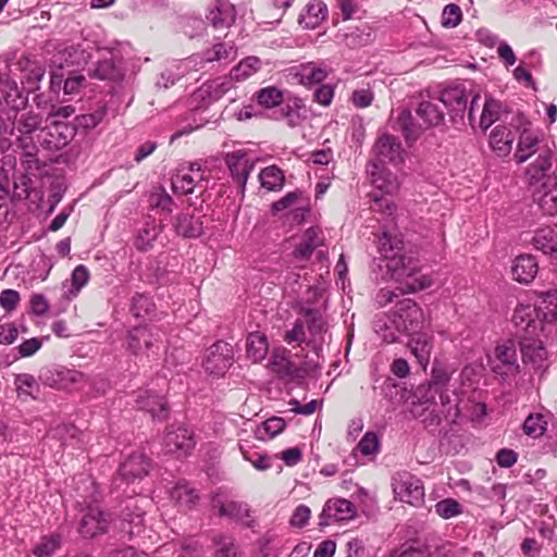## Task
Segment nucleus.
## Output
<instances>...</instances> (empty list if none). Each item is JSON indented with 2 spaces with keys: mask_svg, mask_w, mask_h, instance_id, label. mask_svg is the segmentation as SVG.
<instances>
[{
  "mask_svg": "<svg viewBox=\"0 0 557 557\" xmlns=\"http://www.w3.org/2000/svg\"><path fill=\"white\" fill-rule=\"evenodd\" d=\"M539 144V137L529 132H523L518 143V149L515 154L517 162L527 161L535 151Z\"/></svg>",
  "mask_w": 557,
  "mask_h": 557,
  "instance_id": "obj_43",
  "label": "nucleus"
},
{
  "mask_svg": "<svg viewBox=\"0 0 557 557\" xmlns=\"http://www.w3.org/2000/svg\"><path fill=\"white\" fill-rule=\"evenodd\" d=\"M373 329L387 344L396 343L403 334V332L396 330L394 326V315L377 317L373 322Z\"/></svg>",
  "mask_w": 557,
  "mask_h": 557,
  "instance_id": "obj_40",
  "label": "nucleus"
},
{
  "mask_svg": "<svg viewBox=\"0 0 557 557\" xmlns=\"http://www.w3.org/2000/svg\"><path fill=\"white\" fill-rule=\"evenodd\" d=\"M214 557H237V547L232 536L216 535L213 537Z\"/></svg>",
  "mask_w": 557,
  "mask_h": 557,
  "instance_id": "obj_51",
  "label": "nucleus"
},
{
  "mask_svg": "<svg viewBox=\"0 0 557 557\" xmlns=\"http://www.w3.org/2000/svg\"><path fill=\"white\" fill-rule=\"evenodd\" d=\"M417 114L426 126H437L442 124L445 117L440 99L421 101Z\"/></svg>",
  "mask_w": 557,
  "mask_h": 557,
  "instance_id": "obj_30",
  "label": "nucleus"
},
{
  "mask_svg": "<svg viewBox=\"0 0 557 557\" xmlns=\"http://www.w3.org/2000/svg\"><path fill=\"white\" fill-rule=\"evenodd\" d=\"M461 10L457 4H447L442 13V24L445 27H456L461 22Z\"/></svg>",
  "mask_w": 557,
  "mask_h": 557,
  "instance_id": "obj_60",
  "label": "nucleus"
},
{
  "mask_svg": "<svg viewBox=\"0 0 557 557\" xmlns=\"http://www.w3.org/2000/svg\"><path fill=\"white\" fill-rule=\"evenodd\" d=\"M225 163L231 172L233 180L245 190L246 183L250 172L255 168V160L244 150L228 152L225 157Z\"/></svg>",
  "mask_w": 557,
  "mask_h": 557,
  "instance_id": "obj_13",
  "label": "nucleus"
},
{
  "mask_svg": "<svg viewBox=\"0 0 557 557\" xmlns=\"http://www.w3.org/2000/svg\"><path fill=\"white\" fill-rule=\"evenodd\" d=\"M552 168V152L545 150L539 154L535 161H533L527 170V174L530 177L531 184H537L541 181H546L550 175H547V171ZM554 175L552 176V178Z\"/></svg>",
  "mask_w": 557,
  "mask_h": 557,
  "instance_id": "obj_32",
  "label": "nucleus"
},
{
  "mask_svg": "<svg viewBox=\"0 0 557 557\" xmlns=\"http://www.w3.org/2000/svg\"><path fill=\"white\" fill-rule=\"evenodd\" d=\"M435 513L443 519H450L461 513V505L454 498H445L434 506Z\"/></svg>",
  "mask_w": 557,
  "mask_h": 557,
  "instance_id": "obj_57",
  "label": "nucleus"
},
{
  "mask_svg": "<svg viewBox=\"0 0 557 557\" xmlns=\"http://www.w3.org/2000/svg\"><path fill=\"white\" fill-rule=\"evenodd\" d=\"M242 454L245 460L249 461L257 470H267L271 467L269 457L257 451H248L243 448Z\"/></svg>",
  "mask_w": 557,
  "mask_h": 557,
  "instance_id": "obj_63",
  "label": "nucleus"
},
{
  "mask_svg": "<svg viewBox=\"0 0 557 557\" xmlns=\"http://www.w3.org/2000/svg\"><path fill=\"white\" fill-rule=\"evenodd\" d=\"M479 99L480 96L474 95L468 108V92L466 87L462 85H454L442 91L440 102L448 109L451 120H462L466 111H468L469 122L472 123L474 109Z\"/></svg>",
  "mask_w": 557,
  "mask_h": 557,
  "instance_id": "obj_4",
  "label": "nucleus"
},
{
  "mask_svg": "<svg viewBox=\"0 0 557 557\" xmlns=\"http://www.w3.org/2000/svg\"><path fill=\"white\" fill-rule=\"evenodd\" d=\"M532 245L544 253H557V238L552 227H542L535 231Z\"/></svg>",
  "mask_w": 557,
  "mask_h": 557,
  "instance_id": "obj_39",
  "label": "nucleus"
},
{
  "mask_svg": "<svg viewBox=\"0 0 557 557\" xmlns=\"http://www.w3.org/2000/svg\"><path fill=\"white\" fill-rule=\"evenodd\" d=\"M355 515L356 509L351 502L344 498L329 500L324 505L320 515V525H327V519H333L335 521L351 520Z\"/></svg>",
  "mask_w": 557,
  "mask_h": 557,
  "instance_id": "obj_22",
  "label": "nucleus"
},
{
  "mask_svg": "<svg viewBox=\"0 0 557 557\" xmlns=\"http://www.w3.org/2000/svg\"><path fill=\"white\" fill-rule=\"evenodd\" d=\"M404 250V240L399 234L384 231L379 238V251L386 260H391Z\"/></svg>",
  "mask_w": 557,
  "mask_h": 557,
  "instance_id": "obj_33",
  "label": "nucleus"
},
{
  "mask_svg": "<svg viewBox=\"0 0 557 557\" xmlns=\"http://www.w3.org/2000/svg\"><path fill=\"white\" fill-rule=\"evenodd\" d=\"M203 180V173L198 163H191L188 169H180L172 178V189L175 194H191Z\"/></svg>",
  "mask_w": 557,
  "mask_h": 557,
  "instance_id": "obj_19",
  "label": "nucleus"
},
{
  "mask_svg": "<svg viewBox=\"0 0 557 557\" xmlns=\"http://www.w3.org/2000/svg\"><path fill=\"white\" fill-rule=\"evenodd\" d=\"M75 135L76 128L74 125L63 121H52L40 129L37 139L44 149L58 151L66 147Z\"/></svg>",
  "mask_w": 557,
  "mask_h": 557,
  "instance_id": "obj_5",
  "label": "nucleus"
},
{
  "mask_svg": "<svg viewBox=\"0 0 557 557\" xmlns=\"http://www.w3.org/2000/svg\"><path fill=\"white\" fill-rule=\"evenodd\" d=\"M10 65L4 62L0 65V103H4L9 109H21L25 107L27 99L22 96L17 84L13 81L9 72H12Z\"/></svg>",
  "mask_w": 557,
  "mask_h": 557,
  "instance_id": "obj_12",
  "label": "nucleus"
},
{
  "mask_svg": "<svg viewBox=\"0 0 557 557\" xmlns=\"http://www.w3.org/2000/svg\"><path fill=\"white\" fill-rule=\"evenodd\" d=\"M305 326L307 325L312 336L325 331V322L318 310L307 309L305 311Z\"/></svg>",
  "mask_w": 557,
  "mask_h": 557,
  "instance_id": "obj_58",
  "label": "nucleus"
},
{
  "mask_svg": "<svg viewBox=\"0 0 557 557\" xmlns=\"http://www.w3.org/2000/svg\"><path fill=\"white\" fill-rule=\"evenodd\" d=\"M13 111V115L11 112H7V120L0 115V136L3 135H14L16 137L21 136H33V134L41 129L42 115L33 110L18 112L20 109H10Z\"/></svg>",
  "mask_w": 557,
  "mask_h": 557,
  "instance_id": "obj_3",
  "label": "nucleus"
},
{
  "mask_svg": "<svg viewBox=\"0 0 557 557\" xmlns=\"http://www.w3.org/2000/svg\"><path fill=\"white\" fill-rule=\"evenodd\" d=\"M269 350L268 338L260 332L249 333L246 339V354L253 362H260Z\"/></svg>",
  "mask_w": 557,
  "mask_h": 557,
  "instance_id": "obj_34",
  "label": "nucleus"
},
{
  "mask_svg": "<svg viewBox=\"0 0 557 557\" xmlns=\"http://www.w3.org/2000/svg\"><path fill=\"white\" fill-rule=\"evenodd\" d=\"M537 311L532 306H519L516 308L512 321L517 327L524 330L530 335H533L539 327Z\"/></svg>",
  "mask_w": 557,
  "mask_h": 557,
  "instance_id": "obj_31",
  "label": "nucleus"
},
{
  "mask_svg": "<svg viewBox=\"0 0 557 557\" xmlns=\"http://www.w3.org/2000/svg\"><path fill=\"white\" fill-rule=\"evenodd\" d=\"M322 245L323 238L321 236V232L318 228L310 227L304 233L301 240L296 246L293 255L296 259L308 260L314 249Z\"/></svg>",
  "mask_w": 557,
  "mask_h": 557,
  "instance_id": "obj_28",
  "label": "nucleus"
},
{
  "mask_svg": "<svg viewBox=\"0 0 557 557\" xmlns=\"http://www.w3.org/2000/svg\"><path fill=\"white\" fill-rule=\"evenodd\" d=\"M311 517V510L306 505H299L294 510L289 523L294 528H304Z\"/></svg>",
  "mask_w": 557,
  "mask_h": 557,
  "instance_id": "obj_64",
  "label": "nucleus"
},
{
  "mask_svg": "<svg viewBox=\"0 0 557 557\" xmlns=\"http://www.w3.org/2000/svg\"><path fill=\"white\" fill-rule=\"evenodd\" d=\"M94 73L100 79L120 81L123 77L121 69L112 59L99 61Z\"/></svg>",
  "mask_w": 557,
  "mask_h": 557,
  "instance_id": "obj_50",
  "label": "nucleus"
},
{
  "mask_svg": "<svg viewBox=\"0 0 557 557\" xmlns=\"http://www.w3.org/2000/svg\"><path fill=\"white\" fill-rule=\"evenodd\" d=\"M280 106V110L275 112L277 114L275 119L284 120L289 127H296L302 122L304 115L301 110H304L305 106L300 98L287 99Z\"/></svg>",
  "mask_w": 557,
  "mask_h": 557,
  "instance_id": "obj_26",
  "label": "nucleus"
},
{
  "mask_svg": "<svg viewBox=\"0 0 557 557\" xmlns=\"http://www.w3.org/2000/svg\"><path fill=\"white\" fill-rule=\"evenodd\" d=\"M371 182L374 187L384 195H393L399 188V183L394 174L385 170L379 162H371L368 168Z\"/></svg>",
  "mask_w": 557,
  "mask_h": 557,
  "instance_id": "obj_23",
  "label": "nucleus"
},
{
  "mask_svg": "<svg viewBox=\"0 0 557 557\" xmlns=\"http://www.w3.org/2000/svg\"><path fill=\"white\" fill-rule=\"evenodd\" d=\"M386 196L387 195H379L377 193L371 194L372 200L374 202L373 210L385 213L387 215H393L396 211V206Z\"/></svg>",
  "mask_w": 557,
  "mask_h": 557,
  "instance_id": "obj_62",
  "label": "nucleus"
},
{
  "mask_svg": "<svg viewBox=\"0 0 557 557\" xmlns=\"http://www.w3.org/2000/svg\"><path fill=\"white\" fill-rule=\"evenodd\" d=\"M258 102L264 108H274L283 103V92L274 86L262 88L258 91Z\"/></svg>",
  "mask_w": 557,
  "mask_h": 557,
  "instance_id": "obj_52",
  "label": "nucleus"
},
{
  "mask_svg": "<svg viewBox=\"0 0 557 557\" xmlns=\"http://www.w3.org/2000/svg\"><path fill=\"white\" fill-rule=\"evenodd\" d=\"M386 270L389 277L396 282L405 283L399 288L400 294H412L429 288L432 280L428 275L414 277L420 271L419 260L412 256L399 253L397 257L386 261Z\"/></svg>",
  "mask_w": 557,
  "mask_h": 557,
  "instance_id": "obj_1",
  "label": "nucleus"
},
{
  "mask_svg": "<svg viewBox=\"0 0 557 557\" xmlns=\"http://www.w3.org/2000/svg\"><path fill=\"white\" fill-rule=\"evenodd\" d=\"M110 523L109 513L102 511L98 506L88 505L79 524V533L84 537L92 539L104 534Z\"/></svg>",
  "mask_w": 557,
  "mask_h": 557,
  "instance_id": "obj_11",
  "label": "nucleus"
},
{
  "mask_svg": "<svg viewBox=\"0 0 557 557\" xmlns=\"http://www.w3.org/2000/svg\"><path fill=\"white\" fill-rule=\"evenodd\" d=\"M259 181L263 188L270 191H277L283 188L285 176L280 168L270 165L259 173Z\"/></svg>",
  "mask_w": 557,
  "mask_h": 557,
  "instance_id": "obj_41",
  "label": "nucleus"
},
{
  "mask_svg": "<svg viewBox=\"0 0 557 557\" xmlns=\"http://www.w3.org/2000/svg\"><path fill=\"white\" fill-rule=\"evenodd\" d=\"M61 536L58 534H50L41 537L40 542L34 548V555L37 557H51L52 554L60 547Z\"/></svg>",
  "mask_w": 557,
  "mask_h": 557,
  "instance_id": "obj_53",
  "label": "nucleus"
},
{
  "mask_svg": "<svg viewBox=\"0 0 557 557\" xmlns=\"http://www.w3.org/2000/svg\"><path fill=\"white\" fill-rule=\"evenodd\" d=\"M260 64L259 58L248 57L231 71V75L236 81L246 79L260 69Z\"/></svg>",
  "mask_w": 557,
  "mask_h": 557,
  "instance_id": "obj_49",
  "label": "nucleus"
},
{
  "mask_svg": "<svg viewBox=\"0 0 557 557\" xmlns=\"http://www.w3.org/2000/svg\"><path fill=\"white\" fill-rule=\"evenodd\" d=\"M285 425L284 419L272 417L256 428L255 436L259 441H270L278 435L285 429Z\"/></svg>",
  "mask_w": 557,
  "mask_h": 557,
  "instance_id": "obj_42",
  "label": "nucleus"
},
{
  "mask_svg": "<svg viewBox=\"0 0 557 557\" xmlns=\"http://www.w3.org/2000/svg\"><path fill=\"white\" fill-rule=\"evenodd\" d=\"M170 497L176 504L187 509L194 508L199 502V495L197 491L185 482L177 483L174 487H172Z\"/></svg>",
  "mask_w": 557,
  "mask_h": 557,
  "instance_id": "obj_38",
  "label": "nucleus"
},
{
  "mask_svg": "<svg viewBox=\"0 0 557 557\" xmlns=\"http://www.w3.org/2000/svg\"><path fill=\"white\" fill-rule=\"evenodd\" d=\"M233 363L232 346L225 342H216L207 351L203 368L213 375H223Z\"/></svg>",
  "mask_w": 557,
  "mask_h": 557,
  "instance_id": "obj_9",
  "label": "nucleus"
},
{
  "mask_svg": "<svg viewBox=\"0 0 557 557\" xmlns=\"http://www.w3.org/2000/svg\"><path fill=\"white\" fill-rule=\"evenodd\" d=\"M513 140L512 132L506 126H496L490 135V146L499 157H506L510 153Z\"/></svg>",
  "mask_w": 557,
  "mask_h": 557,
  "instance_id": "obj_29",
  "label": "nucleus"
},
{
  "mask_svg": "<svg viewBox=\"0 0 557 557\" xmlns=\"http://www.w3.org/2000/svg\"><path fill=\"white\" fill-rule=\"evenodd\" d=\"M410 347L412 354L416 356L418 362L425 367L429 363L432 350V337L421 331L418 334L410 335Z\"/></svg>",
  "mask_w": 557,
  "mask_h": 557,
  "instance_id": "obj_37",
  "label": "nucleus"
},
{
  "mask_svg": "<svg viewBox=\"0 0 557 557\" xmlns=\"http://www.w3.org/2000/svg\"><path fill=\"white\" fill-rule=\"evenodd\" d=\"M397 128L403 133L407 141H413L419 135V128L413 123L409 110H401L396 120Z\"/></svg>",
  "mask_w": 557,
  "mask_h": 557,
  "instance_id": "obj_47",
  "label": "nucleus"
},
{
  "mask_svg": "<svg viewBox=\"0 0 557 557\" xmlns=\"http://www.w3.org/2000/svg\"><path fill=\"white\" fill-rule=\"evenodd\" d=\"M495 359L492 364V371L503 379L513 376L519 373L517 348L512 341L498 344L494 351Z\"/></svg>",
  "mask_w": 557,
  "mask_h": 557,
  "instance_id": "obj_8",
  "label": "nucleus"
},
{
  "mask_svg": "<svg viewBox=\"0 0 557 557\" xmlns=\"http://www.w3.org/2000/svg\"><path fill=\"white\" fill-rule=\"evenodd\" d=\"M14 67L21 73V83L27 92L38 89V83L45 75V69L38 61L28 57H22L14 64Z\"/></svg>",
  "mask_w": 557,
  "mask_h": 557,
  "instance_id": "obj_20",
  "label": "nucleus"
},
{
  "mask_svg": "<svg viewBox=\"0 0 557 557\" xmlns=\"http://www.w3.org/2000/svg\"><path fill=\"white\" fill-rule=\"evenodd\" d=\"M511 272L515 281L529 284L539 272V263L531 255H520L515 259Z\"/></svg>",
  "mask_w": 557,
  "mask_h": 557,
  "instance_id": "obj_24",
  "label": "nucleus"
},
{
  "mask_svg": "<svg viewBox=\"0 0 557 557\" xmlns=\"http://www.w3.org/2000/svg\"><path fill=\"white\" fill-rule=\"evenodd\" d=\"M393 491L395 497L403 503L418 507L424 500V486L422 481L409 472H398L393 476Z\"/></svg>",
  "mask_w": 557,
  "mask_h": 557,
  "instance_id": "obj_6",
  "label": "nucleus"
},
{
  "mask_svg": "<svg viewBox=\"0 0 557 557\" xmlns=\"http://www.w3.org/2000/svg\"><path fill=\"white\" fill-rule=\"evenodd\" d=\"M502 103L494 98H486L480 117V126L487 129L494 122L499 119Z\"/></svg>",
  "mask_w": 557,
  "mask_h": 557,
  "instance_id": "obj_48",
  "label": "nucleus"
},
{
  "mask_svg": "<svg viewBox=\"0 0 557 557\" xmlns=\"http://www.w3.org/2000/svg\"><path fill=\"white\" fill-rule=\"evenodd\" d=\"M393 315L395 329L403 334L414 335L424 331L429 325L423 310L410 298L398 301Z\"/></svg>",
  "mask_w": 557,
  "mask_h": 557,
  "instance_id": "obj_2",
  "label": "nucleus"
},
{
  "mask_svg": "<svg viewBox=\"0 0 557 557\" xmlns=\"http://www.w3.org/2000/svg\"><path fill=\"white\" fill-rule=\"evenodd\" d=\"M521 352L523 359L529 360L531 362L543 361L547 357L546 349L539 342H533L531 344L523 345L521 348Z\"/></svg>",
  "mask_w": 557,
  "mask_h": 557,
  "instance_id": "obj_59",
  "label": "nucleus"
},
{
  "mask_svg": "<svg viewBox=\"0 0 557 557\" xmlns=\"http://www.w3.org/2000/svg\"><path fill=\"white\" fill-rule=\"evenodd\" d=\"M374 151L377 156L379 164L388 161L392 163L403 162V147L400 141L393 135L383 134L374 145Z\"/></svg>",
  "mask_w": 557,
  "mask_h": 557,
  "instance_id": "obj_21",
  "label": "nucleus"
},
{
  "mask_svg": "<svg viewBox=\"0 0 557 557\" xmlns=\"http://www.w3.org/2000/svg\"><path fill=\"white\" fill-rule=\"evenodd\" d=\"M175 231L183 237H198L202 234V221L199 216L178 214L174 224Z\"/></svg>",
  "mask_w": 557,
  "mask_h": 557,
  "instance_id": "obj_35",
  "label": "nucleus"
},
{
  "mask_svg": "<svg viewBox=\"0 0 557 557\" xmlns=\"http://www.w3.org/2000/svg\"><path fill=\"white\" fill-rule=\"evenodd\" d=\"M283 339L288 345L295 344L296 346H300L302 343L307 342L306 330H305V321L301 319H297L292 329L286 330Z\"/></svg>",
  "mask_w": 557,
  "mask_h": 557,
  "instance_id": "obj_56",
  "label": "nucleus"
},
{
  "mask_svg": "<svg viewBox=\"0 0 557 557\" xmlns=\"http://www.w3.org/2000/svg\"><path fill=\"white\" fill-rule=\"evenodd\" d=\"M207 20L218 30L228 28L235 21V9L230 2L218 0Z\"/></svg>",
  "mask_w": 557,
  "mask_h": 557,
  "instance_id": "obj_25",
  "label": "nucleus"
},
{
  "mask_svg": "<svg viewBox=\"0 0 557 557\" xmlns=\"http://www.w3.org/2000/svg\"><path fill=\"white\" fill-rule=\"evenodd\" d=\"M39 379L45 385L57 389H69L85 380V375L74 369L52 367L45 369Z\"/></svg>",
  "mask_w": 557,
  "mask_h": 557,
  "instance_id": "obj_10",
  "label": "nucleus"
},
{
  "mask_svg": "<svg viewBox=\"0 0 557 557\" xmlns=\"http://www.w3.org/2000/svg\"><path fill=\"white\" fill-rule=\"evenodd\" d=\"M134 401L138 409L149 412L152 419L159 421L168 419V403L163 397L154 394L153 392L149 389H138L135 393Z\"/></svg>",
  "mask_w": 557,
  "mask_h": 557,
  "instance_id": "obj_14",
  "label": "nucleus"
},
{
  "mask_svg": "<svg viewBox=\"0 0 557 557\" xmlns=\"http://www.w3.org/2000/svg\"><path fill=\"white\" fill-rule=\"evenodd\" d=\"M327 16V7L321 0H312L306 5L305 13L299 16V24L305 28H317Z\"/></svg>",
  "mask_w": 557,
  "mask_h": 557,
  "instance_id": "obj_27",
  "label": "nucleus"
},
{
  "mask_svg": "<svg viewBox=\"0 0 557 557\" xmlns=\"http://www.w3.org/2000/svg\"><path fill=\"white\" fill-rule=\"evenodd\" d=\"M195 444L193 432L185 425L173 426L163 438L164 453L176 458L189 455Z\"/></svg>",
  "mask_w": 557,
  "mask_h": 557,
  "instance_id": "obj_7",
  "label": "nucleus"
},
{
  "mask_svg": "<svg viewBox=\"0 0 557 557\" xmlns=\"http://www.w3.org/2000/svg\"><path fill=\"white\" fill-rule=\"evenodd\" d=\"M14 385L20 397L26 396L36 398L35 392H39V384L34 375L29 373H20L14 376Z\"/></svg>",
  "mask_w": 557,
  "mask_h": 557,
  "instance_id": "obj_45",
  "label": "nucleus"
},
{
  "mask_svg": "<svg viewBox=\"0 0 557 557\" xmlns=\"http://www.w3.org/2000/svg\"><path fill=\"white\" fill-rule=\"evenodd\" d=\"M379 446V437L373 432H367L358 444V448L364 456L376 454Z\"/></svg>",
  "mask_w": 557,
  "mask_h": 557,
  "instance_id": "obj_61",
  "label": "nucleus"
},
{
  "mask_svg": "<svg viewBox=\"0 0 557 557\" xmlns=\"http://www.w3.org/2000/svg\"><path fill=\"white\" fill-rule=\"evenodd\" d=\"M211 506L216 510L219 517H227L236 521H244L250 513L247 504L230 499L222 493H215L212 496Z\"/></svg>",
  "mask_w": 557,
  "mask_h": 557,
  "instance_id": "obj_16",
  "label": "nucleus"
},
{
  "mask_svg": "<svg viewBox=\"0 0 557 557\" xmlns=\"http://www.w3.org/2000/svg\"><path fill=\"white\" fill-rule=\"evenodd\" d=\"M154 311V304L147 294L136 293L132 297L131 312L136 318H148Z\"/></svg>",
  "mask_w": 557,
  "mask_h": 557,
  "instance_id": "obj_46",
  "label": "nucleus"
},
{
  "mask_svg": "<svg viewBox=\"0 0 557 557\" xmlns=\"http://www.w3.org/2000/svg\"><path fill=\"white\" fill-rule=\"evenodd\" d=\"M235 50L232 45L225 42L215 44L211 49H208L203 58L207 62L222 61L233 59Z\"/></svg>",
  "mask_w": 557,
  "mask_h": 557,
  "instance_id": "obj_55",
  "label": "nucleus"
},
{
  "mask_svg": "<svg viewBox=\"0 0 557 557\" xmlns=\"http://www.w3.org/2000/svg\"><path fill=\"white\" fill-rule=\"evenodd\" d=\"M533 198L545 214L557 213V169L553 178L548 177L534 190Z\"/></svg>",
  "mask_w": 557,
  "mask_h": 557,
  "instance_id": "obj_18",
  "label": "nucleus"
},
{
  "mask_svg": "<svg viewBox=\"0 0 557 557\" xmlns=\"http://www.w3.org/2000/svg\"><path fill=\"white\" fill-rule=\"evenodd\" d=\"M522 430L525 435L539 438L547 430V420L542 413H530L522 424Z\"/></svg>",
  "mask_w": 557,
  "mask_h": 557,
  "instance_id": "obj_44",
  "label": "nucleus"
},
{
  "mask_svg": "<svg viewBox=\"0 0 557 557\" xmlns=\"http://www.w3.org/2000/svg\"><path fill=\"white\" fill-rule=\"evenodd\" d=\"M144 525V511L123 512V529L128 533L129 537L138 535Z\"/></svg>",
  "mask_w": 557,
  "mask_h": 557,
  "instance_id": "obj_54",
  "label": "nucleus"
},
{
  "mask_svg": "<svg viewBox=\"0 0 557 557\" xmlns=\"http://www.w3.org/2000/svg\"><path fill=\"white\" fill-rule=\"evenodd\" d=\"M160 341V331L156 326H137L128 332L127 348L135 355L151 349Z\"/></svg>",
  "mask_w": 557,
  "mask_h": 557,
  "instance_id": "obj_15",
  "label": "nucleus"
},
{
  "mask_svg": "<svg viewBox=\"0 0 557 557\" xmlns=\"http://www.w3.org/2000/svg\"><path fill=\"white\" fill-rule=\"evenodd\" d=\"M287 351H274L271 359V369L282 379H294L298 375L297 366L287 357Z\"/></svg>",
  "mask_w": 557,
  "mask_h": 557,
  "instance_id": "obj_36",
  "label": "nucleus"
},
{
  "mask_svg": "<svg viewBox=\"0 0 557 557\" xmlns=\"http://www.w3.org/2000/svg\"><path fill=\"white\" fill-rule=\"evenodd\" d=\"M150 468V459L144 453H133L120 466V476L126 483H132L146 476Z\"/></svg>",
  "mask_w": 557,
  "mask_h": 557,
  "instance_id": "obj_17",
  "label": "nucleus"
}]
</instances>
